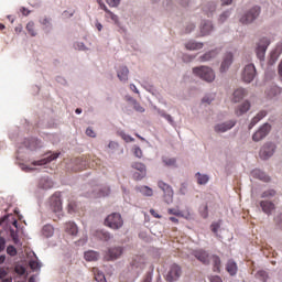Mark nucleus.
<instances>
[{"label":"nucleus","instance_id":"5fc2aeb1","mask_svg":"<svg viewBox=\"0 0 282 282\" xmlns=\"http://www.w3.org/2000/svg\"><path fill=\"white\" fill-rule=\"evenodd\" d=\"M86 135H88V138H96V132L94 131V129L87 128Z\"/></svg>","mask_w":282,"mask_h":282},{"label":"nucleus","instance_id":"3c124183","mask_svg":"<svg viewBox=\"0 0 282 282\" xmlns=\"http://www.w3.org/2000/svg\"><path fill=\"white\" fill-rule=\"evenodd\" d=\"M30 268H31V270H40L41 263H39L36 261H31L30 262Z\"/></svg>","mask_w":282,"mask_h":282},{"label":"nucleus","instance_id":"4c0bfd02","mask_svg":"<svg viewBox=\"0 0 282 282\" xmlns=\"http://www.w3.org/2000/svg\"><path fill=\"white\" fill-rule=\"evenodd\" d=\"M252 174L256 176V177H259V180H263L264 182H269L270 181V177L265 176V174L259 170H256L252 172Z\"/></svg>","mask_w":282,"mask_h":282},{"label":"nucleus","instance_id":"f3484780","mask_svg":"<svg viewBox=\"0 0 282 282\" xmlns=\"http://www.w3.org/2000/svg\"><path fill=\"white\" fill-rule=\"evenodd\" d=\"M232 65V53H227L220 65V72H227V69Z\"/></svg>","mask_w":282,"mask_h":282},{"label":"nucleus","instance_id":"ddd939ff","mask_svg":"<svg viewBox=\"0 0 282 282\" xmlns=\"http://www.w3.org/2000/svg\"><path fill=\"white\" fill-rule=\"evenodd\" d=\"M235 124H237L236 121H227L225 123H218L214 127V131L216 133H226V131H230V129H232V127H235Z\"/></svg>","mask_w":282,"mask_h":282},{"label":"nucleus","instance_id":"e2e57ef3","mask_svg":"<svg viewBox=\"0 0 282 282\" xmlns=\"http://www.w3.org/2000/svg\"><path fill=\"white\" fill-rule=\"evenodd\" d=\"M210 282H224L220 276L214 275L209 279Z\"/></svg>","mask_w":282,"mask_h":282},{"label":"nucleus","instance_id":"dca6fc26","mask_svg":"<svg viewBox=\"0 0 282 282\" xmlns=\"http://www.w3.org/2000/svg\"><path fill=\"white\" fill-rule=\"evenodd\" d=\"M260 207L262 208V212H264L265 215H272V210L276 208L274 203L268 199L261 200Z\"/></svg>","mask_w":282,"mask_h":282},{"label":"nucleus","instance_id":"393cba45","mask_svg":"<svg viewBox=\"0 0 282 282\" xmlns=\"http://www.w3.org/2000/svg\"><path fill=\"white\" fill-rule=\"evenodd\" d=\"M185 47L186 50H189L191 52H193L195 50H202L204 47V43L189 41L185 44Z\"/></svg>","mask_w":282,"mask_h":282},{"label":"nucleus","instance_id":"8fccbe9b","mask_svg":"<svg viewBox=\"0 0 282 282\" xmlns=\"http://www.w3.org/2000/svg\"><path fill=\"white\" fill-rule=\"evenodd\" d=\"M133 154L135 155V158H142V149H140V147H134Z\"/></svg>","mask_w":282,"mask_h":282},{"label":"nucleus","instance_id":"6ab92c4d","mask_svg":"<svg viewBox=\"0 0 282 282\" xmlns=\"http://www.w3.org/2000/svg\"><path fill=\"white\" fill-rule=\"evenodd\" d=\"M117 76L121 83H127L129 80V68L126 66L120 67L117 72Z\"/></svg>","mask_w":282,"mask_h":282},{"label":"nucleus","instance_id":"bf43d9fd","mask_svg":"<svg viewBox=\"0 0 282 282\" xmlns=\"http://www.w3.org/2000/svg\"><path fill=\"white\" fill-rule=\"evenodd\" d=\"M276 58H279V53H276V51H273L271 53V59L270 63H274L276 61Z\"/></svg>","mask_w":282,"mask_h":282},{"label":"nucleus","instance_id":"37998d69","mask_svg":"<svg viewBox=\"0 0 282 282\" xmlns=\"http://www.w3.org/2000/svg\"><path fill=\"white\" fill-rule=\"evenodd\" d=\"M67 208H68V213L72 214V213H74L76 210V208H78V205L75 203L74 199H70V200H68Z\"/></svg>","mask_w":282,"mask_h":282},{"label":"nucleus","instance_id":"f03ea898","mask_svg":"<svg viewBox=\"0 0 282 282\" xmlns=\"http://www.w3.org/2000/svg\"><path fill=\"white\" fill-rule=\"evenodd\" d=\"M104 224L108 228H111V230H120V228L124 226V220L122 219V215L119 213H112L106 217Z\"/></svg>","mask_w":282,"mask_h":282},{"label":"nucleus","instance_id":"09e8293b","mask_svg":"<svg viewBox=\"0 0 282 282\" xmlns=\"http://www.w3.org/2000/svg\"><path fill=\"white\" fill-rule=\"evenodd\" d=\"M106 3H108L110 8H118V6H120V0H106Z\"/></svg>","mask_w":282,"mask_h":282},{"label":"nucleus","instance_id":"864d4df0","mask_svg":"<svg viewBox=\"0 0 282 282\" xmlns=\"http://www.w3.org/2000/svg\"><path fill=\"white\" fill-rule=\"evenodd\" d=\"M169 215H175L176 217H182V212L177 210V209H172L170 208L167 210Z\"/></svg>","mask_w":282,"mask_h":282},{"label":"nucleus","instance_id":"774afa93","mask_svg":"<svg viewBox=\"0 0 282 282\" xmlns=\"http://www.w3.org/2000/svg\"><path fill=\"white\" fill-rule=\"evenodd\" d=\"M21 12H22L23 17H28V14H30V10H28L25 8H22Z\"/></svg>","mask_w":282,"mask_h":282},{"label":"nucleus","instance_id":"338daca9","mask_svg":"<svg viewBox=\"0 0 282 282\" xmlns=\"http://www.w3.org/2000/svg\"><path fill=\"white\" fill-rule=\"evenodd\" d=\"M6 276H8V272H6L3 269H0V279H6Z\"/></svg>","mask_w":282,"mask_h":282},{"label":"nucleus","instance_id":"cd10ccee","mask_svg":"<svg viewBox=\"0 0 282 282\" xmlns=\"http://www.w3.org/2000/svg\"><path fill=\"white\" fill-rule=\"evenodd\" d=\"M65 231L68 234V235H78V227L76 226V224L74 223H66L65 225Z\"/></svg>","mask_w":282,"mask_h":282},{"label":"nucleus","instance_id":"de8ad7c7","mask_svg":"<svg viewBox=\"0 0 282 282\" xmlns=\"http://www.w3.org/2000/svg\"><path fill=\"white\" fill-rule=\"evenodd\" d=\"M133 109H135L137 111H139V113H144V107H142L139 102H137L135 100H133Z\"/></svg>","mask_w":282,"mask_h":282},{"label":"nucleus","instance_id":"7c9ffc66","mask_svg":"<svg viewBox=\"0 0 282 282\" xmlns=\"http://www.w3.org/2000/svg\"><path fill=\"white\" fill-rule=\"evenodd\" d=\"M138 191L141 195H144V197H153V189L149 186H140Z\"/></svg>","mask_w":282,"mask_h":282},{"label":"nucleus","instance_id":"1a4fd4ad","mask_svg":"<svg viewBox=\"0 0 282 282\" xmlns=\"http://www.w3.org/2000/svg\"><path fill=\"white\" fill-rule=\"evenodd\" d=\"M50 204L53 213H61V210H63V200L61 199V194H54L50 199Z\"/></svg>","mask_w":282,"mask_h":282},{"label":"nucleus","instance_id":"4be33fe9","mask_svg":"<svg viewBox=\"0 0 282 282\" xmlns=\"http://www.w3.org/2000/svg\"><path fill=\"white\" fill-rule=\"evenodd\" d=\"M54 186V183L50 177H42L39 182V188H43L44 191H47Z\"/></svg>","mask_w":282,"mask_h":282},{"label":"nucleus","instance_id":"c9c22d12","mask_svg":"<svg viewBox=\"0 0 282 282\" xmlns=\"http://www.w3.org/2000/svg\"><path fill=\"white\" fill-rule=\"evenodd\" d=\"M276 195V191L274 189H267L261 194L262 199H272Z\"/></svg>","mask_w":282,"mask_h":282},{"label":"nucleus","instance_id":"bb28decb","mask_svg":"<svg viewBox=\"0 0 282 282\" xmlns=\"http://www.w3.org/2000/svg\"><path fill=\"white\" fill-rule=\"evenodd\" d=\"M219 52L217 50L209 51L205 53L203 56L199 57L200 63H206V61H212V58H215Z\"/></svg>","mask_w":282,"mask_h":282},{"label":"nucleus","instance_id":"79ce46f5","mask_svg":"<svg viewBox=\"0 0 282 282\" xmlns=\"http://www.w3.org/2000/svg\"><path fill=\"white\" fill-rule=\"evenodd\" d=\"M7 254H9V257H17V254H18L17 248L12 245L8 246Z\"/></svg>","mask_w":282,"mask_h":282},{"label":"nucleus","instance_id":"4d7b16f0","mask_svg":"<svg viewBox=\"0 0 282 282\" xmlns=\"http://www.w3.org/2000/svg\"><path fill=\"white\" fill-rule=\"evenodd\" d=\"M6 250V238L0 237V252Z\"/></svg>","mask_w":282,"mask_h":282},{"label":"nucleus","instance_id":"49530a36","mask_svg":"<svg viewBox=\"0 0 282 282\" xmlns=\"http://www.w3.org/2000/svg\"><path fill=\"white\" fill-rule=\"evenodd\" d=\"M107 19H111V21H113V23L118 24V15H116L113 12L108 11V13L106 14Z\"/></svg>","mask_w":282,"mask_h":282},{"label":"nucleus","instance_id":"0e129e2a","mask_svg":"<svg viewBox=\"0 0 282 282\" xmlns=\"http://www.w3.org/2000/svg\"><path fill=\"white\" fill-rule=\"evenodd\" d=\"M275 223L278 224V226H281V228H282V214H280L278 217H275Z\"/></svg>","mask_w":282,"mask_h":282},{"label":"nucleus","instance_id":"ea45409f","mask_svg":"<svg viewBox=\"0 0 282 282\" xmlns=\"http://www.w3.org/2000/svg\"><path fill=\"white\" fill-rule=\"evenodd\" d=\"M159 113H160V116L162 117V118H164L165 120H167V122L170 123V124H175V121L173 120V117L171 116V115H169V113H166V112H164V111H159Z\"/></svg>","mask_w":282,"mask_h":282},{"label":"nucleus","instance_id":"9d476101","mask_svg":"<svg viewBox=\"0 0 282 282\" xmlns=\"http://www.w3.org/2000/svg\"><path fill=\"white\" fill-rule=\"evenodd\" d=\"M268 45H270V41L265 37L260 40L258 47L256 48V54L260 61H263L265 57V50H268Z\"/></svg>","mask_w":282,"mask_h":282},{"label":"nucleus","instance_id":"a878e982","mask_svg":"<svg viewBox=\"0 0 282 282\" xmlns=\"http://www.w3.org/2000/svg\"><path fill=\"white\" fill-rule=\"evenodd\" d=\"M99 257L100 254L94 250H89L84 253V259L86 261H98Z\"/></svg>","mask_w":282,"mask_h":282},{"label":"nucleus","instance_id":"680f3d73","mask_svg":"<svg viewBox=\"0 0 282 282\" xmlns=\"http://www.w3.org/2000/svg\"><path fill=\"white\" fill-rule=\"evenodd\" d=\"M150 214L152 215V217H155V219H162V216H160V214H158L155 209H150Z\"/></svg>","mask_w":282,"mask_h":282},{"label":"nucleus","instance_id":"a19ab883","mask_svg":"<svg viewBox=\"0 0 282 282\" xmlns=\"http://www.w3.org/2000/svg\"><path fill=\"white\" fill-rule=\"evenodd\" d=\"M26 31L31 36H36V31L34 30V22H29L26 24Z\"/></svg>","mask_w":282,"mask_h":282},{"label":"nucleus","instance_id":"2eb2a0df","mask_svg":"<svg viewBox=\"0 0 282 282\" xmlns=\"http://www.w3.org/2000/svg\"><path fill=\"white\" fill-rule=\"evenodd\" d=\"M58 155H61V153H53L52 155H50L45 159H41L39 161H33L32 165L33 166H45V164H50V162H54V160H58Z\"/></svg>","mask_w":282,"mask_h":282},{"label":"nucleus","instance_id":"4468645a","mask_svg":"<svg viewBox=\"0 0 282 282\" xmlns=\"http://www.w3.org/2000/svg\"><path fill=\"white\" fill-rule=\"evenodd\" d=\"M121 256H122V247H115V248L108 249L106 258L108 259V261H113L116 259H120Z\"/></svg>","mask_w":282,"mask_h":282},{"label":"nucleus","instance_id":"b1692460","mask_svg":"<svg viewBox=\"0 0 282 282\" xmlns=\"http://www.w3.org/2000/svg\"><path fill=\"white\" fill-rule=\"evenodd\" d=\"M226 270L231 276H235L238 270L237 262H235L234 260H228L226 264Z\"/></svg>","mask_w":282,"mask_h":282},{"label":"nucleus","instance_id":"a18cd8bd","mask_svg":"<svg viewBox=\"0 0 282 282\" xmlns=\"http://www.w3.org/2000/svg\"><path fill=\"white\" fill-rule=\"evenodd\" d=\"M199 213H200V217H203V219H207L208 218V205L203 206V208H200Z\"/></svg>","mask_w":282,"mask_h":282},{"label":"nucleus","instance_id":"e433bc0d","mask_svg":"<svg viewBox=\"0 0 282 282\" xmlns=\"http://www.w3.org/2000/svg\"><path fill=\"white\" fill-rule=\"evenodd\" d=\"M111 193V189L109 187H104L99 189L97 194H94V197H107Z\"/></svg>","mask_w":282,"mask_h":282},{"label":"nucleus","instance_id":"c85d7f7f","mask_svg":"<svg viewBox=\"0 0 282 282\" xmlns=\"http://www.w3.org/2000/svg\"><path fill=\"white\" fill-rule=\"evenodd\" d=\"M93 274L95 276V281L107 282V279L105 278V273H102V271L98 270V268H93Z\"/></svg>","mask_w":282,"mask_h":282},{"label":"nucleus","instance_id":"052dcab7","mask_svg":"<svg viewBox=\"0 0 282 282\" xmlns=\"http://www.w3.org/2000/svg\"><path fill=\"white\" fill-rule=\"evenodd\" d=\"M121 138L126 142H133V138H131V135H129V134H121Z\"/></svg>","mask_w":282,"mask_h":282},{"label":"nucleus","instance_id":"6e6552de","mask_svg":"<svg viewBox=\"0 0 282 282\" xmlns=\"http://www.w3.org/2000/svg\"><path fill=\"white\" fill-rule=\"evenodd\" d=\"M275 149L276 145H274L273 143L264 144L260 150L261 160H269V158H272V155H274Z\"/></svg>","mask_w":282,"mask_h":282},{"label":"nucleus","instance_id":"a211bd4d","mask_svg":"<svg viewBox=\"0 0 282 282\" xmlns=\"http://www.w3.org/2000/svg\"><path fill=\"white\" fill-rule=\"evenodd\" d=\"M245 96H248V91H246V89H243V88H237L234 91L232 101L234 102H241V100H243Z\"/></svg>","mask_w":282,"mask_h":282},{"label":"nucleus","instance_id":"f257e3e1","mask_svg":"<svg viewBox=\"0 0 282 282\" xmlns=\"http://www.w3.org/2000/svg\"><path fill=\"white\" fill-rule=\"evenodd\" d=\"M193 74L206 83H213L215 80V72L208 66L194 67Z\"/></svg>","mask_w":282,"mask_h":282},{"label":"nucleus","instance_id":"5701e85b","mask_svg":"<svg viewBox=\"0 0 282 282\" xmlns=\"http://www.w3.org/2000/svg\"><path fill=\"white\" fill-rule=\"evenodd\" d=\"M210 261L213 263V271L221 272V259L218 256H212Z\"/></svg>","mask_w":282,"mask_h":282},{"label":"nucleus","instance_id":"473e14b6","mask_svg":"<svg viewBox=\"0 0 282 282\" xmlns=\"http://www.w3.org/2000/svg\"><path fill=\"white\" fill-rule=\"evenodd\" d=\"M44 237H52L54 235V227L52 225H45L42 229Z\"/></svg>","mask_w":282,"mask_h":282},{"label":"nucleus","instance_id":"2f4dec72","mask_svg":"<svg viewBox=\"0 0 282 282\" xmlns=\"http://www.w3.org/2000/svg\"><path fill=\"white\" fill-rule=\"evenodd\" d=\"M196 178H197V184L199 185H204V184H208V175L206 174H202V173H196Z\"/></svg>","mask_w":282,"mask_h":282},{"label":"nucleus","instance_id":"f8f14e48","mask_svg":"<svg viewBox=\"0 0 282 282\" xmlns=\"http://www.w3.org/2000/svg\"><path fill=\"white\" fill-rule=\"evenodd\" d=\"M193 256L195 259L200 261V263H204V265H208V263H210V256L204 249L193 251Z\"/></svg>","mask_w":282,"mask_h":282},{"label":"nucleus","instance_id":"c03bdc74","mask_svg":"<svg viewBox=\"0 0 282 282\" xmlns=\"http://www.w3.org/2000/svg\"><path fill=\"white\" fill-rule=\"evenodd\" d=\"M163 163L165 166H175L176 160L175 159H169V158H163Z\"/></svg>","mask_w":282,"mask_h":282},{"label":"nucleus","instance_id":"69168bd1","mask_svg":"<svg viewBox=\"0 0 282 282\" xmlns=\"http://www.w3.org/2000/svg\"><path fill=\"white\" fill-rule=\"evenodd\" d=\"M51 21H52L51 19L44 18V19L41 21V23H42V25H50Z\"/></svg>","mask_w":282,"mask_h":282},{"label":"nucleus","instance_id":"f704fd0d","mask_svg":"<svg viewBox=\"0 0 282 282\" xmlns=\"http://www.w3.org/2000/svg\"><path fill=\"white\" fill-rule=\"evenodd\" d=\"M10 237L15 246H21V240H19V234L14 229H10Z\"/></svg>","mask_w":282,"mask_h":282},{"label":"nucleus","instance_id":"58836bf2","mask_svg":"<svg viewBox=\"0 0 282 282\" xmlns=\"http://www.w3.org/2000/svg\"><path fill=\"white\" fill-rule=\"evenodd\" d=\"M256 278L259 279L262 282H267L268 281V272H265V271H258L256 273Z\"/></svg>","mask_w":282,"mask_h":282},{"label":"nucleus","instance_id":"13d9d810","mask_svg":"<svg viewBox=\"0 0 282 282\" xmlns=\"http://www.w3.org/2000/svg\"><path fill=\"white\" fill-rule=\"evenodd\" d=\"M101 239H104V241H109V239H111V234L110 232H101Z\"/></svg>","mask_w":282,"mask_h":282},{"label":"nucleus","instance_id":"c756f323","mask_svg":"<svg viewBox=\"0 0 282 282\" xmlns=\"http://www.w3.org/2000/svg\"><path fill=\"white\" fill-rule=\"evenodd\" d=\"M213 32V23L210 21L205 22L200 28L202 36L208 35Z\"/></svg>","mask_w":282,"mask_h":282},{"label":"nucleus","instance_id":"20e7f679","mask_svg":"<svg viewBox=\"0 0 282 282\" xmlns=\"http://www.w3.org/2000/svg\"><path fill=\"white\" fill-rule=\"evenodd\" d=\"M259 14H261V8L253 7L251 10H249L245 15L240 18V23H242V25H248L252 23V21H254L257 17H259Z\"/></svg>","mask_w":282,"mask_h":282},{"label":"nucleus","instance_id":"603ef678","mask_svg":"<svg viewBox=\"0 0 282 282\" xmlns=\"http://www.w3.org/2000/svg\"><path fill=\"white\" fill-rule=\"evenodd\" d=\"M228 17H230L229 11H225L223 14H220V18H219L220 23H224V21H226Z\"/></svg>","mask_w":282,"mask_h":282},{"label":"nucleus","instance_id":"39448f33","mask_svg":"<svg viewBox=\"0 0 282 282\" xmlns=\"http://www.w3.org/2000/svg\"><path fill=\"white\" fill-rule=\"evenodd\" d=\"M182 276V267L174 263L170 267L167 274H166V281L167 282H173L177 281Z\"/></svg>","mask_w":282,"mask_h":282},{"label":"nucleus","instance_id":"423d86ee","mask_svg":"<svg viewBox=\"0 0 282 282\" xmlns=\"http://www.w3.org/2000/svg\"><path fill=\"white\" fill-rule=\"evenodd\" d=\"M256 76L257 68L254 67V64H248L247 66H245V69L242 72L243 83H252Z\"/></svg>","mask_w":282,"mask_h":282},{"label":"nucleus","instance_id":"72a5a7b5","mask_svg":"<svg viewBox=\"0 0 282 282\" xmlns=\"http://www.w3.org/2000/svg\"><path fill=\"white\" fill-rule=\"evenodd\" d=\"M204 12L209 17V14H213L215 10H217V6L214 2L208 3L203 8Z\"/></svg>","mask_w":282,"mask_h":282},{"label":"nucleus","instance_id":"412c9836","mask_svg":"<svg viewBox=\"0 0 282 282\" xmlns=\"http://www.w3.org/2000/svg\"><path fill=\"white\" fill-rule=\"evenodd\" d=\"M250 111V101H245L236 109V116H243V113H248Z\"/></svg>","mask_w":282,"mask_h":282},{"label":"nucleus","instance_id":"aec40b11","mask_svg":"<svg viewBox=\"0 0 282 282\" xmlns=\"http://www.w3.org/2000/svg\"><path fill=\"white\" fill-rule=\"evenodd\" d=\"M265 116H268V112L264 110L258 112L257 116L249 123V130L252 129L259 122H261V120H263V118H265Z\"/></svg>","mask_w":282,"mask_h":282},{"label":"nucleus","instance_id":"7ed1b4c3","mask_svg":"<svg viewBox=\"0 0 282 282\" xmlns=\"http://www.w3.org/2000/svg\"><path fill=\"white\" fill-rule=\"evenodd\" d=\"M131 167L137 171L132 174V177L135 180V182H140L147 177V165H144V163L134 162L132 163Z\"/></svg>","mask_w":282,"mask_h":282},{"label":"nucleus","instance_id":"9b49d317","mask_svg":"<svg viewBox=\"0 0 282 282\" xmlns=\"http://www.w3.org/2000/svg\"><path fill=\"white\" fill-rule=\"evenodd\" d=\"M158 186L163 191L166 202H173V187L163 181H159Z\"/></svg>","mask_w":282,"mask_h":282},{"label":"nucleus","instance_id":"6e6d98bb","mask_svg":"<svg viewBox=\"0 0 282 282\" xmlns=\"http://www.w3.org/2000/svg\"><path fill=\"white\" fill-rule=\"evenodd\" d=\"M215 100V96H205L203 98V102H207V105H210Z\"/></svg>","mask_w":282,"mask_h":282},{"label":"nucleus","instance_id":"0eeeda50","mask_svg":"<svg viewBox=\"0 0 282 282\" xmlns=\"http://www.w3.org/2000/svg\"><path fill=\"white\" fill-rule=\"evenodd\" d=\"M271 129H272V126H270V123H264L262 127L259 128L258 131L253 133L252 135L253 142H261V140H263V138H265L268 133H270Z\"/></svg>","mask_w":282,"mask_h":282}]
</instances>
